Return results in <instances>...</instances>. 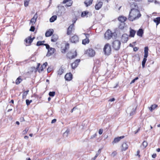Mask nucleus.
Returning a JSON list of instances; mask_svg holds the SVG:
<instances>
[{"instance_id":"obj_42","label":"nucleus","mask_w":160,"mask_h":160,"mask_svg":"<svg viewBox=\"0 0 160 160\" xmlns=\"http://www.w3.org/2000/svg\"><path fill=\"white\" fill-rule=\"evenodd\" d=\"M26 102L27 105V106H28L30 104V103L32 102V100H29L28 99H27L26 101Z\"/></svg>"},{"instance_id":"obj_41","label":"nucleus","mask_w":160,"mask_h":160,"mask_svg":"<svg viewBox=\"0 0 160 160\" xmlns=\"http://www.w3.org/2000/svg\"><path fill=\"white\" fill-rule=\"evenodd\" d=\"M55 94V92H50L49 93V96L52 97H54Z\"/></svg>"},{"instance_id":"obj_60","label":"nucleus","mask_w":160,"mask_h":160,"mask_svg":"<svg viewBox=\"0 0 160 160\" xmlns=\"http://www.w3.org/2000/svg\"><path fill=\"white\" fill-rule=\"evenodd\" d=\"M20 120L21 122H22L24 121V119L23 118H20Z\"/></svg>"},{"instance_id":"obj_39","label":"nucleus","mask_w":160,"mask_h":160,"mask_svg":"<svg viewBox=\"0 0 160 160\" xmlns=\"http://www.w3.org/2000/svg\"><path fill=\"white\" fill-rule=\"evenodd\" d=\"M148 144L147 142L145 141H144L143 142L142 145L143 146V147L144 148H146V147L147 146Z\"/></svg>"},{"instance_id":"obj_5","label":"nucleus","mask_w":160,"mask_h":160,"mask_svg":"<svg viewBox=\"0 0 160 160\" xmlns=\"http://www.w3.org/2000/svg\"><path fill=\"white\" fill-rule=\"evenodd\" d=\"M75 29L74 25L73 24H71L67 28V34L69 35L72 34L74 32Z\"/></svg>"},{"instance_id":"obj_1","label":"nucleus","mask_w":160,"mask_h":160,"mask_svg":"<svg viewBox=\"0 0 160 160\" xmlns=\"http://www.w3.org/2000/svg\"><path fill=\"white\" fill-rule=\"evenodd\" d=\"M141 16V14L138 9H131L128 19L129 20L133 21L138 19Z\"/></svg>"},{"instance_id":"obj_13","label":"nucleus","mask_w":160,"mask_h":160,"mask_svg":"<svg viewBox=\"0 0 160 160\" xmlns=\"http://www.w3.org/2000/svg\"><path fill=\"white\" fill-rule=\"evenodd\" d=\"M80 60L79 59L76 60L74 62L71 64V66L73 69L75 68L78 65Z\"/></svg>"},{"instance_id":"obj_49","label":"nucleus","mask_w":160,"mask_h":160,"mask_svg":"<svg viewBox=\"0 0 160 160\" xmlns=\"http://www.w3.org/2000/svg\"><path fill=\"white\" fill-rule=\"evenodd\" d=\"M140 151L139 150L137 151V156H138V157L139 158L140 157Z\"/></svg>"},{"instance_id":"obj_34","label":"nucleus","mask_w":160,"mask_h":160,"mask_svg":"<svg viewBox=\"0 0 160 160\" xmlns=\"http://www.w3.org/2000/svg\"><path fill=\"white\" fill-rule=\"evenodd\" d=\"M57 18V16L56 15H54L52 16L50 19V22H53Z\"/></svg>"},{"instance_id":"obj_50","label":"nucleus","mask_w":160,"mask_h":160,"mask_svg":"<svg viewBox=\"0 0 160 160\" xmlns=\"http://www.w3.org/2000/svg\"><path fill=\"white\" fill-rule=\"evenodd\" d=\"M103 132V130L102 129H100L99 130L98 133L100 135H101Z\"/></svg>"},{"instance_id":"obj_51","label":"nucleus","mask_w":160,"mask_h":160,"mask_svg":"<svg viewBox=\"0 0 160 160\" xmlns=\"http://www.w3.org/2000/svg\"><path fill=\"white\" fill-rule=\"evenodd\" d=\"M97 136V134L96 133L94 134V135H93L91 136V138L92 139L94 138H95Z\"/></svg>"},{"instance_id":"obj_10","label":"nucleus","mask_w":160,"mask_h":160,"mask_svg":"<svg viewBox=\"0 0 160 160\" xmlns=\"http://www.w3.org/2000/svg\"><path fill=\"white\" fill-rule=\"evenodd\" d=\"M69 40L71 42L76 43L79 41V38L78 35L75 34Z\"/></svg>"},{"instance_id":"obj_2","label":"nucleus","mask_w":160,"mask_h":160,"mask_svg":"<svg viewBox=\"0 0 160 160\" xmlns=\"http://www.w3.org/2000/svg\"><path fill=\"white\" fill-rule=\"evenodd\" d=\"M148 47H145L144 48V58L142 62V66L143 68L145 67V64L147 60V58L148 56Z\"/></svg>"},{"instance_id":"obj_56","label":"nucleus","mask_w":160,"mask_h":160,"mask_svg":"<svg viewBox=\"0 0 160 160\" xmlns=\"http://www.w3.org/2000/svg\"><path fill=\"white\" fill-rule=\"evenodd\" d=\"M115 100V99L114 98H112L110 99L109 100V101H110V102H112V101H114Z\"/></svg>"},{"instance_id":"obj_22","label":"nucleus","mask_w":160,"mask_h":160,"mask_svg":"<svg viewBox=\"0 0 160 160\" xmlns=\"http://www.w3.org/2000/svg\"><path fill=\"white\" fill-rule=\"evenodd\" d=\"M128 147V145L126 142H123L122 145V151H125L127 150Z\"/></svg>"},{"instance_id":"obj_12","label":"nucleus","mask_w":160,"mask_h":160,"mask_svg":"<svg viewBox=\"0 0 160 160\" xmlns=\"http://www.w3.org/2000/svg\"><path fill=\"white\" fill-rule=\"evenodd\" d=\"M64 78L66 81H70L72 79V74L71 72L67 73L65 75Z\"/></svg>"},{"instance_id":"obj_61","label":"nucleus","mask_w":160,"mask_h":160,"mask_svg":"<svg viewBox=\"0 0 160 160\" xmlns=\"http://www.w3.org/2000/svg\"><path fill=\"white\" fill-rule=\"evenodd\" d=\"M148 1L150 2H154V0H148Z\"/></svg>"},{"instance_id":"obj_31","label":"nucleus","mask_w":160,"mask_h":160,"mask_svg":"<svg viewBox=\"0 0 160 160\" xmlns=\"http://www.w3.org/2000/svg\"><path fill=\"white\" fill-rule=\"evenodd\" d=\"M153 21L156 23L157 26L160 23V17H157L153 19Z\"/></svg>"},{"instance_id":"obj_53","label":"nucleus","mask_w":160,"mask_h":160,"mask_svg":"<svg viewBox=\"0 0 160 160\" xmlns=\"http://www.w3.org/2000/svg\"><path fill=\"white\" fill-rule=\"evenodd\" d=\"M138 49V48L137 47H135L133 48V50L134 51H137Z\"/></svg>"},{"instance_id":"obj_40","label":"nucleus","mask_w":160,"mask_h":160,"mask_svg":"<svg viewBox=\"0 0 160 160\" xmlns=\"http://www.w3.org/2000/svg\"><path fill=\"white\" fill-rule=\"evenodd\" d=\"M30 1V0H26L24 1V5L25 7L28 6Z\"/></svg>"},{"instance_id":"obj_57","label":"nucleus","mask_w":160,"mask_h":160,"mask_svg":"<svg viewBox=\"0 0 160 160\" xmlns=\"http://www.w3.org/2000/svg\"><path fill=\"white\" fill-rule=\"evenodd\" d=\"M76 109V107H74L71 111V113L73 111L75 110Z\"/></svg>"},{"instance_id":"obj_3","label":"nucleus","mask_w":160,"mask_h":160,"mask_svg":"<svg viewBox=\"0 0 160 160\" xmlns=\"http://www.w3.org/2000/svg\"><path fill=\"white\" fill-rule=\"evenodd\" d=\"M112 49L111 45L108 43H106L103 48V51L105 55H109L111 53Z\"/></svg>"},{"instance_id":"obj_17","label":"nucleus","mask_w":160,"mask_h":160,"mask_svg":"<svg viewBox=\"0 0 160 160\" xmlns=\"http://www.w3.org/2000/svg\"><path fill=\"white\" fill-rule=\"evenodd\" d=\"M118 19L121 23H125V22L127 20V18L123 16H120L118 17Z\"/></svg>"},{"instance_id":"obj_27","label":"nucleus","mask_w":160,"mask_h":160,"mask_svg":"<svg viewBox=\"0 0 160 160\" xmlns=\"http://www.w3.org/2000/svg\"><path fill=\"white\" fill-rule=\"evenodd\" d=\"M93 0H86L84 3L86 7H88L92 4Z\"/></svg>"},{"instance_id":"obj_32","label":"nucleus","mask_w":160,"mask_h":160,"mask_svg":"<svg viewBox=\"0 0 160 160\" xmlns=\"http://www.w3.org/2000/svg\"><path fill=\"white\" fill-rule=\"evenodd\" d=\"M130 7L131 8V9H138V6L135 3L132 2V3L130 5Z\"/></svg>"},{"instance_id":"obj_30","label":"nucleus","mask_w":160,"mask_h":160,"mask_svg":"<svg viewBox=\"0 0 160 160\" xmlns=\"http://www.w3.org/2000/svg\"><path fill=\"white\" fill-rule=\"evenodd\" d=\"M22 81L21 76H19L16 80L15 83L17 85L19 84Z\"/></svg>"},{"instance_id":"obj_47","label":"nucleus","mask_w":160,"mask_h":160,"mask_svg":"<svg viewBox=\"0 0 160 160\" xmlns=\"http://www.w3.org/2000/svg\"><path fill=\"white\" fill-rule=\"evenodd\" d=\"M35 27L33 26H31V28L30 29V31H32V32H34L35 30Z\"/></svg>"},{"instance_id":"obj_38","label":"nucleus","mask_w":160,"mask_h":160,"mask_svg":"<svg viewBox=\"0 0 160 160\" xmlns=\"http://www.w3.org/2000/svg\"><path fill=\"white\" fill-rule=\"evenodd\" d=\"M89 13V12L88 11H85L82 12L81 14V17H83L86 16Z\"/></svg>"},{"instance_id":"obj_15","label":"nucleus","mask_w":160,"mask_h":160,"mask_svg":"<svg viewBox=\"0 0 160 160\" xmlns=\"http://www.w3.org/2000/svg\"><path fill=\"white\" fill-rule=\"evenodd\" d=\"M125 136H121L119 137H117L115 138H114L113 141L112 142V143L113 144L115 143H117L119 142L121 139L124 138Z\"/></svg>"},{"instance_id":"obj_46","label":"nucleus","mask_w":160,"mask_h":160,"mask_svg":"<svg viewBox=\"0 0 160 160\" xmlns=\"http://www.w3.org/2000/svg\"><path fill=\"white\" fill-rule=\"evenodd\" d=\"M77 20V18L76 17H75L74 18H73L72 20V23L74 25V23H75L76 21Z\"/></svg>"},{"instance_id":"obj_45","label":"nucleus","mask_w":160,"mask_h":160,"mask_svg":"<svg viewBox=\"0 0 160 160\" xmlns=\"http://www.w3.org/2000/svg\"><path fill=\"white\" fill-rule=\"evenodd\" d=\"M138 79V77H137L135 78L133 80H132L131 81V82L130 83V84H132V83H134L136 80Z\"/></svg>"},{"instance_id":"obj_21","label":"nucleus","mask_w":160,"mask_h":160,"mask_svg":"<svg viewBox=\"0 0 160 160\" xmlns=\"http://www.w3.org/2000/svg\"><path fill=\"white\" fill-rule=\"evenodd\" d=\"M71 0H64L63 1L62 3L65 4L67 3L66 6L70 7L72 4V2Z\"/></svg>"},{"instance_id":"obj_36","label":"nucleus","mask_w":160,"mask_h":160,"mask_svg":"<svg viewBox=\"0 0 160 160\" xmlns=\"http://www.w3.org/2000/svg\"><path fill=\"white\" fill-rule=\"evenodd\" d=\"M44 41H38L36 45L37 46H40L42 45H43L44 43L45 42Z\"/></svg>"},{"instance_id":"obj_16","label":"nucleus","mask_w":160,"mask_h":160,"mask_svg":"<svg viewBox=\"0 0 160 160\" xmlns=\"http://www.w3.org/2000/svg\"><path fill=\"white\" fill-rule=\"evenodd\" d=\"M38 18V15L37 13L34 15L33 17L30 20V23L32 24V25H33L35 23L37 18Z\"/></svg>"},{"instance_id":"obj_59","label":"nucleus","mask_w":160,"mask_h":160,"mask_svg":"<svg viewBox=\"0 0 160 160\" xmlns=\"http://www.w3.org/2000/svg\"><path fill=\"white\" fill-rule=\"evenodd\" d=\"M101 149H99V150L98 151V153L100 154L101 153Z\"/></svg>"},{"instance_id":"obj_54","label":"nucleus","mask_w":160,"mask_h":160,"mask_svg":"<svg viewBox=\"0 0 160 160\" xmlns=\"http://www.w3.org/2000/svg\"><path fill=\"white\" fill-rule=\"evenodd\" d=\"M56 121V119H54L52 120L51 122L52 123H55Z\"/></svg>"},{"instance_id":"obj_48","label":"nucleus","mask_w":160,"mask_h":160,"mask_svg":"<svg viewBox=\"0 0 160 160\" xmlns=\"http://www.w3.org/2000/svg\"><path fill=\"white\" fill-rule=\"evenodd\" d=\"M43 45H44V46H46V48L47 49H48V50L50 48L49 45L48 44H43Z\"/></svg>"},{"instance_id":"obj_29","label":"nucleus","mask_w":160,"mask_h":160,"mask_svg":"<svg viewBox=\"0 0 160 160\" xmlns=\"http://www.w3.org/2000/svg\"><path fill=\"white\" fill-rule=\"evenodd\" d=\"M64 69L62 67L60 68L57 71V74L58 75H60L64 72Z\"/></svg>"},{"instance_id":"obj_24","label":"nucleus","mask_w":160,"mask_h":160,"mask_svg":"<svg viewBox=\"0 0 160 160\" xmlns=\"http://www.w3.org/2000/svg\"><path fill=\"white\" fill-rule=\"evenodd\" d=\"M53 32V30L52 29H49L45 33V36L46 37H48L51 36Z\"/></svg>"},{"instance_id":"obj_28","label":"nucleus","mask_w":160,"mask_h":160,"mask_svg":"<svg viewBox=\"0 0 160 160\" xmlns=\"http://www.w3.org/2000/svg\"><path fill=\"white\" fill-rule=\"evenodd\" d=\"M143 33V31L142 29H139L137 32V35L138 36L142 37Z\"/></svg>"},{"instance_id":"obj_43","label":"nucleus","mask_w":160,"mask_h":160,"mask_svg":"<svg viewBox=\"0 0 160 160\" xmlns=\"http://www.w3.org/2000/svg\"><path fill=\"white\" fill-rule=\"evenodd\" d=\"M29 129L28 128H26V129L23 131L22 133L23 134H25L27 133Z\"/></svg>"},{"instance_id":"obj_55","label":"nucleus","mask_w":160,"mask_h":160,"mask_svg":"<svg viewBox=\"0 0 160 160\" xmlns=\"http://www.w3.org/2000/svg\"><path fill=\"white\" fill-rule=\"evenodd\" d=\"M156 156H157L156 154V153H154V154H153L152 155V157L153 158H155L156 157Z\"/></svg>"},{"instance_id":"obj_4","label":"nucleus","mask_w":160,"mask_h":160,"mask_svg":"<svg viewBox=\"0 0 160 160\" xmlns=\"http://www.w3.org/2000/svg\"><path fill=\"white\" fill-rule=\"evenodd\" d=\"M77 56V52L74 50H71L68 52L67 54V57L71 59L75 58Z\"/></svg>"},{"instance_id":"obj_7","label":"nucleus","mask_w":160,"mask_h":160,"mask_svg":"<svg viewBox=\"0 0 160 160\" xmlns=\"http://www.w3.org/2000/svg\"><path fill=\"white\" fill-rule=\"evenodd\" d=\"M34 38L35 37H34L32 38V36L31 35L26 38L24 41L26 46H30Z\"/></svg>"},{"instance_id":"obj_9","label":"nucleus","mask_w":160,"mask_h":160,"mask_svg":"<svg viewBox=\"0 0 160 160\" xmlns=\"http://www.w3.org/2000/svg\"><path fill=\"white\" fill-rule=\"evenodd\" d=\"M85 54H87L88 56L92 57L95 56V52L93 49L89 48L86 51Z\"/></svg>"},{"instance_id":"obj_20","label":"nucleus","mask_w":160,"mask_h":160,"mask_svg":"<svg viewBox=\"0 0 160 160\" xmlns=\"http://www.w3.org/2000/svg\"><path fill=\"white\" fill-rule=\"evenodd\" d=\"M103 3L102 2H99L95 5V8L96 10H99L102 6Z\"/></svg>"},{"instance_id":"obj_62","label":"nucleus","mask_w":160,"mask_h":160,"mask_svg":"<svg viewBox=\"0 0 160 160\" xmlns=\"http://www.w3.org/2000/svg\"><path fill=\"white\" fill-rule=\"evenodd\" d=\"M97 158L95 156L94 157L92 158L91 160H95Z\"/></svg>"},{"instance_id":"obj_26","label":"nucleus","mask_w":160,"mask_h":160,"mask_svg":"<svg viewBox=\"0 0 160 160\" xmlns=\"http://www.w3.org/2000/svg\"><path fill=\"white\" fill-rule=\"evenodd\" d=\"M56 51L55 48H50L48 50V53L50 55L53 54Z\"/></svg>"},{"instance_id":"obj_58","label":"nucleus","mask_w":160,"mask_h":160,"mask_svg":"<svg viewBox=\"0 0 160 160\" xmlns=\"http://www.w3.org/2000/svg\"><path fill=\"white\" fill-rule=\"evenodd\" d=\"M40 64L39 63H38L37 67V69H38L39 68L40 66Z\"/></svg>"},{"instance_id":"obj_14","label":"nucleus","mask_w":160,"mask_h":160,"mask_svg":"<svg viewBox=\"0 0 160 160\" xmlns=\"http://www.w3.org/2000/svg\"><path fill=\"white\" fill-rule=\"evenodd\" d=\"M128 35L126 34H123L121 38V41L123 43H126L128 40Z\"/></svg>"},{"instance_id":"obj_33","label":"nucleus","mask_w":160,"mask_h":160,"mask_svg":"<svg viewBox=\"0 0 160 160\" xmlns=\"http://www.w3.org/2000/svg\"><path fill=\"white\" fill-rule=\"evenodd\" d=\"M158 107V106L157 104H154L152 105L149 108V109L151 112H152L153 110L157 108Z\"/></svg>"},{"instance_id":"obj_18","label":"nucleus","mask_w":160,"mask_h":160,"mask_svg":"<svg viewBox=\"0 0 160 160\" xmlns=\"http://www.w3.org/2000/svg\"><path fill=\"white\" fill-rule=\"evenodd\" d=\"M48 65V63L47 62L44 63L42 66L40 67L38 69V71L39 72H41L43 71L44 69Z\"/></svg>"},{"instance_id":"obj_44","label":"nucleus","mask_w":160,"mask_h":160,"mask_svg":"<svg viewBox=\"0 0 160 160\" xmlns=\"http://www.w3.org/2000/svg\"><path fill=\"white\" fill-rule=\"evenodd\" d=\"M117 154V153L116 151H113L111 154V156L114 157Z\"/></svg>"},{"instance_id":"obj_6","label":"nucleus","mask_w":160,"mask_h":160,"mask_svg":"<svg viewBox=\"0 0 160 160\" xmlns=\"http://www.w3.org/2000/svg\"><path fill=\"white\" fill-rule=\"evenodd\" d=\"M121 42L120 41L115 40L112 43V46L115 50H118L120 47Z\"/></svg>"},{"instance_id":"obj_8","label":"nucleus","mask_w":160,"mask_h":160,"mask_svg":"<svg viewBox=\"0 0 160 160\" xmlns=\"http://www.w3.org/2000/svg\"><path fill=\"white\" fill-rule=\"evenodd\" d=\"M113 33L110 30H107L104 34V38L107 40H109L112 38Z\"/></svg>"},{"instance_id":"obj_37","label":"nucleus","mask_w":160,"mask_h":160,"mask_svg":"<svg viewBox=\"0 0 160 160\" xmlns=\"http://www.w3.org/2000/svg\"><path fill=\"white\" fill-rule=\"evenodd\" d=\"M125 23H121L119 26V28L121 29H123L125 27Z\"/></svg>"},{"instance_id":"obj_52","label":"nucleus","mask_w":160,"mask_h":160,"mask_svg":"<svg viewBox=\"0 0 160 160\" xmlns=\"http://www.w3.org/2000/svg\"><path fill=\"white\" fill-rule=\"evenodd\" d=\"M140 128H139L137 131H134V133L135 134L139 132V131H140Z\"/></svg>"},{"instance_id":"obj_19","label":"nucleus","mask_w":160,"mask_h":160,"mask_svg":"<svg viewBox=\"0 0 160 160\" xmlns=\"http://www.w3.org/2000/svg\"><path fill=\"white\" fill-rule=\"evenodd\" d=\"M69 48V44L68 43H66L65 44V47L64 48H61V52L63 53H65L67 50Z\"/></svg>"},{"instance_id":"obj_63","label":"nucleus","mask_w":160,"mask_h":160,"mask_svg":"<svg viewBox=\"0 0 160 160\" xmlns=\"http://www.w3.org/2000/svg\"><path fill=\"white\" fill-rule=\"evenodd\" d=\"M99 154L98 153H97L96 154L95 156L96 158L98 157V156L99 155Z\"/></svg>"},{"instance_id":"obj_11","label":"nucleus","mask_w":160,"mask_h":160,"mask_svg":"<svg viewBox=\"0 0 160 160\" xmlns=\"http://www.w3.org/2000/svg\"><path fill=\"white\" fill-rule=\"evenodd\" d=\"M84 34L85 35L86 38L85 39L82 40V43L83 45H86L88 43L90 42L89 39L90 35L88 33H84Z\"/></svg>"},{"instance_id":"obj_35","label":"nucleus","mask_w":160,"mask_h":160,"mask_svg":"<svg viewBox=\"0 0 160 160\" xmlns=\"http://www.w3.org/2000/svg\"><path fill=\"white\" fill-rule=\"evenodd\" d=\"M29 92V90H27L26 91L24 92H23V94L22 95V98L23 99H24L26 98V96L28 94Z\"/></svg>"},{"instance_id":"obj_23","label":"nucleus","mask_w":160,"mask_h":160,"mask_svg":"<svg viewBox=\"0 0 160 160\" xmlns=\"http://www.w3.org/2000/svg\"><path fill=\"white\" fill-rule=\"evenodd\" d=\"M129 33V36L133 38L134 37L136 33V31L135 30L132 29L131 28H130Z\"/></svg>"},{"instance_id":"obj_64","label":"nucleus","mask_w":160,"mask_h":160,"mask_svg":"<svg viewBox=\"0 0 160 160\" xmlns=\"http://www.w3.org/2000/svg\"><path fill=\"white\" fill-rule=\"evenodd\" d=\"M156 151L157 152H160V148H157L156 150Z\"/></svg>"},{"instance_id":"obj_25","label":"nucleus","mask_w":160,"mask_h":160,"mask_svg":"<svg viewBox=\"0 0 160 160\" xmlns=\"http://www.w3.org/2000/svg\"><path fill=\"white\" fill-rule=\"evenodd\" d=\"M58 39V37L57 35L53 34L51 37V41L52 42H56Z\"/></svg>"}]
</instances>
